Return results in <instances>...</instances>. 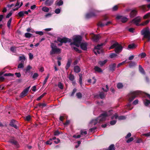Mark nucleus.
I'll return each instance as SVG.
<instances>
[{
  "mask_svg": "<svg viewBox=\"0 0 150 150\" xmlns=\"http://www.w3.org/2000/svg\"><path fill=\"white\" fill-rule=\"evenodd\" d=\"M141 33V34L143 36L142 40L146 39L147 42L150 41V30L148 27L142 30Z\"/></svg>",
  "mask_w": 150,
  "mask_h": 150,
  "instance_id": "nucleus-1",
  "label": "nucleus"
},
{
  "mask_svg": "<svg viewBox=\"0 0 150 150\" xmlns=\"http://www.w3.org/2000/svg\"><path fill=\"white\" fill-rule=\"evenodd\" d=\"M139 93L140 92L139 91L130 92L127 96L128 101L130 103L136 97L139 95Z\"/></svg>",
  "mask_w": 150,
  "mask_h": 150,
  "instance_id": "nucleus-2",
  "label": "nucleus"
},
{
  "mask_svg": "<svg viewBox=\"0 0 150 150\" xmlns=\"http://www.w3.org/2000/svg\"><path fill=\"white\" fill-rule=\"evenodd\" d=\"M77 43L78 42L74 41L73 42L70 43V45L71 46V48L73 49L75 51L79 53H81L82 52L81 50H79L73 45H74L76 46L77 47H79L80 46V45L78 44V43Z\"/></svg>",
  "mask_w": 150,
  "mask_h": 150,
  "instance_id": "nucleus-3",
  "label": "nucleus"
},
{
  "mask_svg": "<svg viewBox=\"0 0 150 150\" xmlns=\"http://www.w3.org/2000/svg\"><path fill=\"white\" fill-rule=\"evenodd\" d=\"M57 41L61 43L59 44L58 45L61 46L62 45V43H66L67 42H71V40L70 39L65 37L63 38H62L59 37L57 38Z\"/></svg>",
  "mask_w": 150,
  "mask_h": 150,
  "instance_id": "nucleus-4",
  "label": "nucleus"
},
{
  "mask_svg": "<svg viewBox=\"0 0 150 150\" xmlns=\"http://www.w3.org/2000/svg\"><path fill=\"white\" fill-rule=\"evenodd\" d=\"M109 114L108 113H103L101 114L97 118L99 123L102 122L105 120L106 117L108 116Z\"/></svg>",
  "mask_w": 150,
  "mask_h": 150,
  "instance_id": "nucleus-5",
  "label": "nucleus"
},
{
  "mask_svg": "<svg viewBox=\"0 0 150 150\" xmlns=\"http://www.w3.org/2000/svg\"><path fill=\"white\" fill-rule=\"evenodd\" d=\"M15 139L14 137H11L8 142L14 146L18 148L20 147V145L18 141L15 140Z\"/></svg>",
  "mask_w": 150,
  "mask_h": 150,
  "instance_id": "nucleus-6",
  "label": "nucleus"
},
{
  "mask_svg": "<svg viewBox=\"0 0 150 150\" xmlns=\"http://www.w3.org/2000/svg\"><path fill=\"white\" fill-rule=\"evenodd\" d=\"M52 50L50 52V55H52L55 53H61V49L59 48H57L56 46L54 47L52 46H51Z\"/></svg>",
  "mask_w": 150,
  "mask_h": 150,
  "instance_id": "nucleus-7",
  "label": "nucleus"
},
{
  "mask_svg": "<svg viewBox=\"0 0 150 150\" xmlns=\"http://www.w3.org/2000/svg\"><path fill=\"white\" fill-rule=\"evenodd\" d=\"M98 12V11H97L94 10L93 12L87 13L86 15V18H89L95 16H96V13Z\"/></svg>",
  "mask_w": 150,
  "mask_h": 150,
  "instance_id": "nucleus-8",
  "label": "nucleus"
},
{
  "mask_svg": "<svg viewBox=\"0 0 150 150\" xmlns=\"http://www.w3.org/2000/svg\"><path fill=\"white\" fill-rule=\"evenodd\" d=\"M18 122L12 119L11 120L10 122L9 125L12 127L14 128L15 129H17L18 127L17 126Z\"/></svg>",
  "mask_w": 150,
  "mask_h": 150,
  "instance_id": "nucleus-9",
  "label": "nucleus"
},
{
  "mask_svg": "<svg viewBox=\"0 0 150 150\" xmlns=\"http://www.w3.org/2000/svg\"><path fill=\"white\" fill-rule=\"evenodd\" d=\"M30 86L28 87L25 88L21 93L20 95V97L21 98H23L27 95Z\"/></svg>",
  "mask_w": 150,
  "mask_h": 150,
  "instance_id": "nucleus-10",
  "label": "nucleus"
},
{
  "mask_svg": "<svg viewBox=\"0 0 150 150\" xmlns=\"http://www.w3.org/2000/svg\"><path fill=\"white\" fill-rule=\"evenodd\" d=\"M141 21V18L140 17H137L133 19L131 21V22L132 23L135 24L136 25H139V23Z\"/></svg>",
  "mask_w": 150,
  "mask_h": 150,
  "instance_id": "nucleus-11",
  "label": "nucleus"
},
{
  "mask_svg": "<svg viewBox=\"0 0 150 150\" xmlns=\"http://www.w3.org/2000/svg\"><path fill=\"white\" fill-rule=\"evenodd\" d=\"M103 44L101 43L100 44L96 46L95 47V50H94V53L96 55H97V52L98 54L100 53V52L99 50L101 48V47L103 45Z\"/></svg>",
  "mask_w": 150,
  "mask_h": 150,
  "instance_id": "nucleus-12",
  "label": "nucleus"
},
{
  "mask_svg": "<svg viewBox=\"0 0 150 150\" xmlns=\"http://www.w3.org/2000/svg\"><path fill=\"white\" fill-rule=\"evenodd\" d=\"M116 18L117 19H120V21L123 23H125L128 20L127 17L121 16H118L116 17Z\"/></svg>",
  "mask_w": 150,
  "mask_h": 150,
  "instance_id": "nucleus-13",
  "label": "nucleus"
},
{
  "mask_svg": "<svg viewBox=\"0 0 150 150\" xmlns=\"http://www.w3.org/2000/svg\"><path fill=\"white\" fill-rule=\"evenodd\" d=\"M123 48L122 46L119 44V45L115 48V51L116 53L119 54L121 52Z\"/></svg>",
  "mask_w": 150,
  "mask_h": 150,
  "instance_id": "nucleus-14",
  "label": "nucleus"
},
{
  "mask_svg": "<svg viewBox=\"0 0 150 150\" xmlns=\"http://www.w3.org/2000/svg\"><path fill=\"white\" fill-rule=\"evenodd\" d=\"M101 36L99 34H93L92 36V40L93 41L95 42H98Z\"/></svg>",
  "mask_w": 150,
  "mask_h": 150,
  "instance_id": "nucleus-15",
  "label": "nucleus"
},
{
  "mask_svg": "<svg viewBox=\"0 0 150 150\" xmlns=\"http://www.w3.org/2000/svg\"><path fill=\"white\" fill-rule=\"evenodd\" d=\"M116 64L115 63H114L110 65L109 66V70L110 71L113 72L115 70Z\"/></svg>",
  "mask_w": 150,
  "mask_h": 150,
  "instance_id": "nucleus-16",
  "label": "nucleus"
},
{
  "mask_svg": "<svg viewBox=\"0 0 150 150\" xmlns=\"http://www.w3.org/2000/svg\"><path fill=\"white\" fill-rule=\"evenodd\" d=\"M137 13V10L134 9L132 10L129 14V16L131 18H133L136 16Z\"/></svg>",
  "mask_w": 150,
  "mask_h": 150,
  "instance_id": "nucleus-17",
  "label": "nucleus"
},
{
  "mask_svg": "<svg viewBox=\"0 0 150 150\" xmlns=\"http://www.w3.org/2000/svg\"><path fill=\"white\" fill-rule=\"evenodd\" d=\"M88 44L87 42L81 43L80 45L81 48L83 50L86 51L87 50V46Z\"/></svg>",
  "mask_w": 150,
  "mask_h": 150,
  "instance_id": "nucleus-18",
  "label": "nucleus"
},
{
  "mask_svg": "<svg viewBox=\"0 0 150 150\" xmlns=\"http://www.w3.org/2000/svg\"><path fill=\"white\" fill-rule=\"evenodd\" d=\"M111 23V22L109 21H108L105 24L103 23L101 21H99L98 24L97 25L99 27L102 28L104 27L105 25H108L109 24Z\"/></svg>",
  "mask_w": 150,
  "mask_h": 150,
  "instance_id": "nucleus-19",
  "label": "nucleus"
},
{
  "mask_svg": "<svg viewBox=\"0 0 150 150\" xmlns=\"http://www.w3.org/2000/svg\"><path fill=\"white\" fill-rule=\"evenodd\" d=\"M54 0H46L45 2V4L47 6H50L52 5Z\"/></svg>",
  "mask_w": 150,
  "mask_h": 150,
  "instance_id": "nucleus-20",
  "label": "nucleus"
},
{
  "mask_svg": "<svg viewBox=\"0 0 150 150\" xmlns=\"http://www.w3.org/2000/svg\"><path fill=\"white\" fill-rule=\"evenodd\" d=\"M71 62L72 60L71 59H68L67 64L65 67V69L67 70L70 67Z\"/></svg>",
  "mask_w": 150,
  "mask_h": 150,
  "instance_id": "nucleus-21",
  "label": "nucleus"
},
{
  "mask_svg": "<svg viewBox=\"0 0 150 150\" xmlns=\"http://www.w3.org/2000/svg\"><path fill=\"white\" fill-rule=\"evenodd\" d=\"M74 40L78 43H80L81 40V38L80 36H76L74 39Z\"/></svg>",
  "mask_w": 150,
  "mask_h": 150,
  "instance_id": "nucleus-22",
  "label": "nucleus"
},
{
  "mask_svg": "<svg viewBox=\"0 0 150 150\" xmlns=\"http://www.w3.org/2000/svg\"><path fill=\"white\" fill-rule=\"evenodd\" d=\"M80 68L79 66H76L74 67V71L76 73H79L80 72Z\"/></svg>",
  "mask_w": 150,
  "mask_h": 150,
  "instance_id": "nucleus-23",
  "label": "nucleus"
},
{
  "mask_svg": "<svg viewBox=\"0 0 150 150\" xmlns=\"http://www.w3.org/2000/svg\"><path fill=\"white\" fill-rule=\"evenodd\" d=\"M139 8L140 9L142 10L143 11H147L148 10L147 9L146 5H144L142 6H139Z\"/></svg>",
  "mask_w": 150,
  "mask_h": 150,
  "instance_id": "nucleus-24",
  "label": "nucleus"
},
{
  "mask_svg": "<svg viewBox=\"0 0 150 150\" xmlns=\"http://www.w3.org/2000/svg\"><path fill=\"white\" fill-rule=\"evenodd\" d=\"M108 60L105 59L103 61H100L98 62V64H99L101 67H102L107 62Z\"/></svg>",
  "mask_w": 150,
  "mask_h": 150,
  "instance_id": "nucleus-25",
  "label": "nucleus"
},
{
  "mask_svg": "<svg viewBox=\"0 0 150 150\" xmlns=\"http://www.w3.org/2000/svg\"><path fill=\"white\" fill-rule=\"evenodd\" d=\"M32 69V67L30 65L28 66L25 70V73H30V69Z\"/></svg>",
  "mask_w": 150,
  "mask_h": 150,
  "instance_id": "nucleus-26",
  "label": "nucleus"
},
{
  "mask_svg": "<svg viewBox=\"0 0 150 150\" xmlns=\"http://www.w3.org/2000/svg\"><path fill=\"white\" fill-rule=\"evenodd\" d=\"M118 45H119V43L117 42H115L110 47L109 49H113L114 48H115Z\"/></svg>",
  "mask_w": 150,
  "mask_h": 150,
  "instance_id": "nucleus-27",
  "label": "nucleus"
},
{
  "mask_svg": "<svg viewBox=\"0 0 150 150\" xmlns=\"http://www.w3.org/2000/svg\"><path fill=\"white\" fill-rule=\"evenodd\" d=\"M17 16L20 18H23L24 16L23 11H21L19 12L17 14Z\"/></svg>",
  "mask_w": 150,
  "mask_h": 150,
  "instance_id": "nucleus-28",
  "label": "nucleus"
},
{
  "mask_svg": "<svg viewBox=\"0 0 150 150\" xmlns=\"http://www.w3.org/2000/svg\"><path fill=\"white\" fill-rule=\"evenodd\" d=\"M139 70L140 72H141V73L143 74H145V72L144 71V69H143V68L142 67L141 65H139Z\"/></svg>",
  "mask_w": 150,
  "mask_h": 150,
  "instance_id": "nucleus-29",
  "label": "nucleus"
},
{
  "mask_svg": "<svg viewBox=\"0 0 150 150\" xmlns=\"http://www.w3.org/2000/svg\"><path fill=\"white\" fill-rule=\"evenodd\" d=\"M94 69L96 71H97L98 72H103L102 69L97 66H95L94 68Z\"/></svg>",
  "mask_w": 150,
  "mask_h": 150,
  "instance_id": "nucleus-30",
  "label": "nucleus"
},
{
  "mask_svg": "<svg viewBox=\"0 0 150 150\" xmlns=\"http://www.w3.org/2000/svg\"><path fill=\"white\" fill-rule=\"evenodd\" d=\"M115 148L114 144L110 145L106 150H115Z\"/></svg>",
  "mask_w": 150,
  "mask_h": 150,
  "instance_id": "nucleus-31",
  "label": "nucleus"
},
{
  "mask_svg": "<svg viewBox=\"0 0 150 150\" xmlns=\"http://www.w3.org/2000/svg\"><path fill=\"white\" fill-rule=\"evenodd\" d=\"M63 4V2L62 0H60L58 2H57V1H56L55 2V4L58 6L62 5Z\"/></svg>",
  "mask_w": 150,
  "mask_h": 150,
  "instance_id": "nucleus-32",
  "label": "nucleus"
},
{
  "mask_svg": "<svg viewBox=\"0 0 150 150\" xmlns=\"http://www.w3.org/2000/svg\"><path fill=\"white\" fill-rule=\"evenodd\" d=\"M117 87L118 89H120L123 87V85L122 83H119L117 85Z\"/></svg>",
  "mask_w": 150,
  "mask_h": 150,
  "instance_id": "nucleus-33",
  "label": "nucleus"
},
{
  "mask_svg": "<svg viewBox=\"0 0 150 150\" xmlns=\"http://www.w3.org/2000/svg\"><path fill=\"white\" fill-rule=\"evenodd\" d=\"M136 64V63L135 62H131L129 64V67L131 68L135 66Z\"/></svg>",
  "mask_w": 150,
  "mask_h": 150,
  "instance_id": "nucleus-34",
  "label": "nucleus"
},
{
  "mask_svg": "<svg viewBox=\"0 0 150 150\" xmlns=\"http://www.w3.org/2000/svg\"><path fill=\"white\" fill-rule=\"evenodd\" d=\"M33 35L28 33H25V37L26 38H30L32 37Z\"/></svg>",
  "mask_w": 150,
  "mask_h": 150,
  "instance_id": "nucleus-35",
  "label": "nucleus"
},
{
  "mask_svg": "<svg viewBox=\"0 0 150 150\" xmlns=\"http://www.w3.org/2000/svg\"><path fill=\"white\" fill-rule=\"evenodd\" d=\"M24 119L26 121H29L31 119V116L30 115H28L24 117Z\"/></svg>",
  "mask_w": 150,
  "mask_h": 150,
  "instance_id": "nucleus-36",
  "label": "nucleus"
},
{
  "mask_svg": "<svg viewBox=\"0 0 150 150\" xmlns=\"http://www.w3.org/2000/svg\"><path fill=\"white\" fill-rule=\"evenodd\" d=\"M79 83L80 85L81 86L82 82V74H79Z\"/></svg>",
  "mask_w": 150,
  "mask_h": 150,
  "instance_id": "nucleus-37",
  "label": "nucleus"
},
{
  "mask_svg": "<svg viewBox=\"0 0 150 150\" xmlns=\"http://www.w3.org/2000/svg\"><path fill=\"white\" fill-rule=\"evenodd\" d=\"M99 96L101 99H103L105 97L104 93L102 92L100 93Z\"/></svg>",
  "mask_w": 150,
  "mask_h": 150,
  "instance_id": "nucleus-38",
  "label": "nucleus"
},
{
  "mask_svg": "<svg viewBox=\"0 0 150 150\" xmlns=\"http://www.w3.org/2000/svg\"><path fill=\"white\" fill-rule=\"evenodd\" d=\"M42 10L45 12H48L49 11V9L47 7H43L42 8Z\"/></svg>",
  "mask_w": 150,
  "mask_h": 150,
  "instance_id": "nucleus-39",
  "label": "nucleus"
},
{
  "mask_svg": "<svg viewBox=\"0 0 150 150\" xmlns=\"http://www.w3.org/2000/svg\"><path fill=\"white\" fill-rule=\"evenodd\" d=\"M150 21V20H147L141 23L140 25H144L148 24Z\"/></svg>",
  "mask_w": 150,
  "mask_h": 150,
  "instance_id": "nucleus-40",
  "label": "nucleus"
},
{
  "mask_svg": "<svg viewBox=\"0 0 150 150\" xmlns=\"http://www.w3.org/2000/svg\"><path fill=\"white\" fill-rule=\"evenodd\" d=\"M150 100H149L146 99L144 102V104L145 106H147L150 104Z\"/></svg>",
  "mask_w": 150,
  "mask_h": 150,
  "instance_id": "nucleus-41",
  "label": "nucleus"
},
{
  "mask_svg": "<svg viewBox=\"0 0 150 150\" xmlns=\"http://www.w3.org/2000/svg\"><path fill=\"white\" fill-rule=\"evenodd\" d=\"M69 79L71 81H73L74 79V76L73 75L70 74L69 76Z\"/></svg>",
  "mask_w": 150,
  "mask_h": 150,
  "instance_id": "nucleus-42",
  "label": "nucleus"
},
{
  "mask_svg": "<svg viewBox=\"0 0 150 150\" xmlns=\"http://www.w3.org/2000/svg\"><path fill=\"white\" fill-rule=\"evenodd\" d=\"M76 95L77 98L79 99H81L82 97V94L80 92L77 93Z\"/></svg>",
  "mask_w": 150,
  "mask_h": 150,
  "instance_id": "nucleus-43",
  "label": "nucleus"
},
{
  "mask_svg": "<svg viewBox=\"0 0 150 150\" xmlns=\"http://www.w3.org/2000/svg\"><path fill=\"white\" fill-rule=\"evenodd\" d=\"M98 122V118L93 120L91 121L92 123L94 125H96Z\"/></svg>",
  "mask_w": 150,
  "mask_h": 150,
  "instance_id": "nucleus-44",
  "label": "nucleus"
},
{
  "mask_svg": "<svg viewBox=\"0 0 150 150\" xmlns=\"http://www.w3.org/2000/svg\"><path fill=\"white\" fill-rule=\"evenodd\" d=\"M149 17H150V13H148L146 14L145 15L143 16V18L144 19H146L148 18Z\"/></svg>",
  "mask_w": 150,
  "mask_h": 150,
  "instance_id": "nucleus-45",
  "label": "nucleus"
},
{
  "mask_svg": "<svg viewBox=\"0 0 150 150\" xmlns=\"http://www.w3.org/2000/svg\"><path fill=\"white\" fill-rule=\"evenodd\" d=\"M58 86L60 89H62L63 88V86L61 82H59L58 84Z\"/></svg>",
  "mask_w": 150,
  "mask_h": 150,
  "instance_id": "nucleus-46",
  "label": "nucleus"
},
{
  "mask_svg": "<svg viewBox=\"0 0 150 150\" xmlns=\"http://www.w3.org/2000/svg\"><path fill=\"white\" fill-rule=\"evenodd\" d=\"M135 45L134 44H130L128 46V48L129 49H133L135 47Z\"/></svg>",
  "mask_w": 150,
  "mask_h": 150,
  "instance_id": "nucleus-47",
  "label": "nucleus"
},
{
  "mask_svg": "<svg viewBox=\"0 0 150 150\" xmlns=\"http://www.w3.org/2000/svg\"><path fill=\"white\" fill-rule=\"evenodd\" d=\"M126 119V117L124 115L120 116L118 117V120H125Z\"/></svg>",
  "mask_w": 150,
  "mask_h": 150,
  "instance_id": "nucleus-48",
  "label": "nucleus"
},
{
  "mask_svg": "<svg viewBox=\"0 0 150 150\" xmlns=\"http://www.w3.org/2000/svg\"><path fill=\"white\" fill-rule=\"evenodd\" d=\"M117 54L115 53H111L110 55V57L111 58H113L114 57H116Z\"/></svg>",
  "mask_w": 150,
  "mask_h": 150,
  "instance_id": "nucleus-49",
  "label": "nucleus"
},
{
  "mask_svg": "<svg viewBox=\"0 0 150 150\" xmlns=\"http://www.w3.org/2000/svg\"><path fill=\"white\" fill-rule=\"evenodd\" d=\"M11 21H12V18H11L8 21L7 23V26L9 28H10L11 23Z\"/></svg>",
  "mask_w": 150,
  "mask_h": 150,
  "instance_id": "nucleus-50",
  "label": "nucleus"
},
{
  "mask_svg": "<svg viewBox=\"0 0 150 150\" xmlns=\"http://www.w3.org/2000/svg\"><path fill=\"white\" fill-rule=\"evenodd\" d=\"M37 105L38 106L40 107L41 106H42V107H45L46 106V104L45 103H38Z\"/></svg>",
  "mask_w": 150,
  "mask_h": 150,
  "instance_id": "nucleus-51",
  "label": "nucleus"
},
{
  "mask_svg": "<svg viewBox=\"0 0 150 150\" xmlns=\"http://www.w3.org/2000/svg\"><path fill=\"white\" fill-rule=\"evenodd\" d=\"M133 140H134V138L133 137H130V138H129L127 140L126 142L127 143H129L130 142H131Z\"/></svg>",
  "mask_w": 150,
  "mask_h": 150,
  "instance_id": "nucleus-52",
  "label": "nucleus"
},
{
  "mask_svg": "<svg viewBox=\"0 0 150 150\" xmlns=\"http://www.w3.org/2000/svg\"><path fill=\"white\" fill-rule=\"evenodd\" d=\"M4 76H14V75L12 73H6L4 74Z\"/></svg>",
  "mask_w": 150,
  "mask_h": 150,
  "instance_id": "nucleus-53",
  "label": "nucleus"
},
{
  "mask_svg": "<svg viewBox=\"0 0 150 150\" xmlns=\"http://www.w3.org/2000/svg\"><path fill=\"white\" fill-rule=\"evenodd\" d=\"M24 67L23 63H21L19 64L18 66V68H23Z\"/></svg>",
  "mask_w": 150,
  "mask_h": 150,
  "instance_id": "nucleus-54",
  "label": "nucleus"
},
{
  "mask_svg": "<svg viewBox=\"0 0 150 150\" xmlns=\"http://www.w3.org/2000/svg\"><path fill=\"white\" fill-rule=\"evenodd\" d=\"M139 55H140L141 58H142L145 57L146 56V54L145 53L143 52L140 54Z\"/></svg>",
  "mask_w": 150,
  "mask_h": 150,
  "instance_id": "nucleus-55",
  "label": "nucleus"
},
{
  "mask_svg": "<svg viewBox=\"0 0 150 150\" xmlns=\"http://www.w3.org/2000/svg\"><path fill=\"white\" fill-rule=\"evenodd\" d=\"M76 91H77V89L76 88H74L73 90L72 93L71 94L70 96H73L74 95V93L76 92Z\"/></svg>",
  "mask_w": 150,
  "mask_h": 150,
  "instance_id": "nucleus-56",
  "label": "nucleus"
},
{
  "mask_svg": "<svg viewBox=\"0 0 150 150\" xmlns=\"http://www.w3.org/2000/svg\"><path fill=\"white\" fill-rule=\"evenodd\" d=\"M126 61V60H125V61L123 62H121V63H120L118 64L117 65V68H118L120 67L121 66L124 64L125 63Z\"/></svg>",
  "mask_w": 150,
  "mask_h": 150,
  "instance_id": "nucleus-57",
  "label": "nucleus"
},
{
  "mask_svg": "<svg viewBox=\"0 0 150 150\" xmlns=\"http://www.w3.org/2000/svg\"><path fill=\"white\" fill-rule=\"evenodd\" d=\"M118 9V6L117 5L114 6L112 8V10L113 11H116Z\"/></svg>",
  "mask_w": 150,
  "mask_h": 150,
  "instance_id": "nucleus-58",
  "label": "nucleus"
},
{
  "mask_svg": "<svg viewBox=\"0 0 150 150\" xmlns=\"http://www.w3.org/2000/svg\"><path fill=\"white\" fill-rule=\"evenodd\" d=\"M81 135H86L87 134V132L86 131H83L82 130H81L80 131Z\"/></svg>",
  "mask_w": 150,
  "mask_h": 150,
  "instance_id": "nucleus-59",
  "label": "nucleus"
},
{
  "mask_svg": "<svg viewBox=\"0 0 150 150\" xmlns=\"http://www.w3.org/2000/svg\"><path fill=\"white\" fill-rule=\"evenodd\" d=\"M60 133L59 131L58 130H56L54 132V136H58L59 134Z\"/></svg>",
  "mask_w": 150,
  "mask_h": 150,
  "instance_id": "nucleus-60",
  "label": "nucleus"
},
{
  "mask_svg": "<svg viewBox=\"0 0 150 150\" xmlns=\"http://www.w3.org/2000/svg\"><path fill=\"white\" fill-rule=\"evenodd\" d=\"M52 139L51 138L49 140L47 141L46 142V144H47L51 145L52 144Z\"/></svg>",
  "mask_w": 150,
  "mask_h": 150,
  "instance_id": "nucleus-61",
  "label": "nucleus"
},
{
  "mask_svg": "<svg viewBox=\"0 0 150 150\" xmlns=\"http://www.w3.org/2000/svg\"><path fill=\"white\" fill-rule=\"evenodd\" d=\"M117 122V121L115 120H113L111 121L110 122V124L111 125H114Z\"/></svg>",
  "mask_w": 150,
  "mask_h": 150,
  "instance_id": "nucleus-62",
  "label": "nucleus"
},
{
  "mask_svg": "<svg viewBox=\"0 0 150 150\" xmlns=\"http://www.w3.org/2000/svg\"><path fill=\"white\" fill-rule=\"evenodd\" d=\"M35 33L36 34H39L40 35H43V32L41 31H36L35 32Z\"/></svg>",
  "mask_w": 150,
  "mask_h": 150,
  "instance_id": "nucleus-63",
  "label": "nucleus"
},
{
  "mask_svg": "<svg viewBox=\"0 0 150 150\" xmlns=\"http://www.w3.org/2000/svg\"><path fill=\"white\" fill-rule=\"evenodd\" d=\"M16 48V47L15 46H13L10 48V50L11 51L14 52Z\"/></svg>",
  "mask_w": 150,
  "mask_h": 150,
  "instance_id": "nucleus-64",
  "label": "nucleus"
}]
</instances>
